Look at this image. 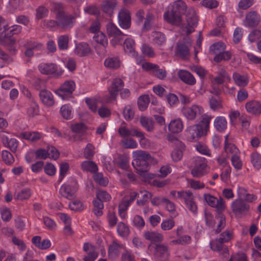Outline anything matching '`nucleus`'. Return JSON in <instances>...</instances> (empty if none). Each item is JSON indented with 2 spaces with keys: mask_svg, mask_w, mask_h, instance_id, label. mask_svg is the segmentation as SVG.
<instances>
[{
  "mask_svg": "<svg viewBox=\"0 0 261 261\" xmlns=\"http://www.w3.org/2000/svg\"><path fill=\"white\" fill-rule=\"evenodd\" d=\"M39 109L37 103L32 101L30 103L29 107L28 108L27 114L29 117H33L39 114Z\"/></svg>",
  "mask_w": 261,
  "mask_h": 261,
  "instance_id": "nucleus-42",
  "label": "nucleus"
},
{
  "mask_svg": "<svg viewBox=\"0 0 261 261\" xmlns=\"http://www.w3.org/2000/svg\"><path fill=\"white\" fill-rule=\"evenodd\" d=\"M117 232L120 236L126 237L128 235L129 230L124 223H119L117 226Z\"/></svg>",
  "mask_w": 261,
  "mask_h": 261,
  "instance_id": "nucleus-59",
  "label": "nucleus"
},
{
  "mask_svg": "<svg viewBox=\"0 0 261 261\" xmlns=\"http://www.w3.org/2000/svg\"><path fill=\"white\" fill-rule=\"evenodd\" d=\"M1 140L4 146L15 152L18 145V141L14 138H9L4 134L0 135Z\"/></svg>",
  "mask_w": 261,
  "mask_h": 261,
  "instance_id": "nucleus-22",
  "label": "nucleus"
},
{
  "mask_svg": "<svg viewBox=\"0 0 261 261\" xmlns=\"http://www.w3.org/2000/svg\"><path fill=\"white\" fill-rule=\"evenodd\" d=\"M135 193L136 196L138 195V197L140 198V200H137V203L139 205H143L144 203L148 200L151 197L150 193L145 190H142L140 191L138 194H137L135 192H131L129 194V196H127L128 198H130V194L131 193Z\"/></svg>",
  "mask_w": 261,
  "mask_h": 261,
  "instance_id": "nucleus-35",
  "label": "nucleus"
},
{
  "mask_svg": "<svg viewBox=\"0 0 261 261\" xmlns=\"http://www.w3.org/2000/svg\"><path fill=\"white\" fill-rule=\"evenodd\" d=\"M154 253L156 258L161 261L167 259L169 256L167 247L163 245L156 246Z\"/></svg>",
  "mask_w": 261,
  "mask_h": 261,
  "instance_id": "nucleus-25",
  "label": "nucleus"
},
{
  "mask_svg": "<svg viewBox=\"0 0 261 261\" xmlns=\"http://www.w3.org/2000/svg\"><path fill=\"white\" fill-rule=\"evenodd\" d=\"M153 43L161 45L165 42V37L164 34L159 32H153L151 35V38Z\"/></svg>",
  "mask_w": 261,
  "mask_h": 261,
  "instance_id": "nucleus-51",
  "label": "nucleus"
},
{
  "mask_svg": "<svg viewBox=\"0 0 261 261\" xmlns=\"http://www.w3.org/2000/svg\"><path fill=\"white\" fill-rule=\"evenodd\" d=\"M77 189L76 181L74 178H70L61 187L60 193L62 196L71 199L75 196Z\"/></svg>",
  "mask_w": 261,
  "mask_h": 261,
  "instance_id": "nucleus-4",
  "label": "nucleus"
},
{
  "mask_svg": "<svg viewBox=\"0 0 261 261\" xmlns=\"http://www.w3.org/2000/svg\"><path fill=\"white\" fill-rule=\"evenodd\" d=\"M81 168L83 171L95 173L98 170V167L95 163L92 161H86L81 164Z\"/></svg>",
  "mask_w": 261,
  "mask_h": 261,
  "instance_id": "nucleus-38",
  "label": "nucleus"
},
{
  "mask_svg": "<svg viewBox=\"0 0 261 261\" xmlns=\"http://www.w3.org/2000/svg\"><path fill=\"white\" fill-rule=\"evenodd\" d=\"M208 168L204 158L197 157L195 159V165L191 170V174L195 177H200L206 174Z\"/></svg>",
  "mask_w": 261,
  "mask_h": 261,
  "instance_id": "nucleus-9",
  "label": "nucleus"
},
{
  "mask_svg": "<svg viewBox=\"0 0 261 261\" xmlns=\"http://www.w3.org/2000/svg\"><path fill=\"white\" fill-rule=\"evenodd\" d=\"M123 86V84L121 79H114L112 83L111 86L108 89V94L106 95L104 98V102L106 103H110L114 101L116 98L118 91Z\"/></svg>",
  "mask_w": 261,
  "mask_h": 261,
  "instance_id": "nucleus-8",
  "label": "nucleus"
},
{
  "mask_svg": "<svg viewBox=\"0 0 261 261\" xmlns=\"http://www.w3.org/2000/svg\"><path fill=\"white\" fill-rule=\"evenodd\" d=\"M1 156L2 160L8 165H11L14 162L15 159L13 155L7 150H3Z\"/></svg>",
  "mask_w": 261,
  "mask_h": 261,
  "instance_id": "nucleus-52",
  "label": "nucleus"
},
{
  "mask_svg": "<svg viewBox=\"0 0 261 261\" xmlns=\"http://www.w3.org/2000/svg\"><path fill=\"white\" fill-rule=\"evenodd\" d=\"M153 20L154 16L153 14L150 12L147 13L146 15L144 24L142 27V30L143 31H148L152 25Z\"/></svg>",
  "mask_w": 261,
  "mask_h": 261,
  "instance_id": "nucleus-54",
  "label": "nucleus"
},
{
  "mask_svg": "<svg viewBox=\"0 0 261 261\" xmlns=\"http://www.w3.org/2000/svg\"><path fill=\"white\" fill-rule=\"evenodd\" d=\"M246 109L251 114H258L261 113V103L258 101L252 100L246 103Z\"/></svg>",
  "mask_w": 261,
  "mask_h": 261,
  "instance_id": "nucleus-26",
  "label": "nucleus"
},
{
  "mask_svg": "<svg viewBox=\"0 0 261 261\" xmlns=\"http://www.w3.org/2000/svg\"><path fill=\"white\" fill-rule=\"evenodd\" d=\"M229 135H227L225 136V147L224 149L227 153L232 154V155H236L240 154V151L239 149L233 144L229 143Z\"/></svg>",
  "mask_w": 261,
  "mask_h": 261,
  "instance_id": "nucleus-30",
  "label": "nucleus"
},
{
  "mask_svg": "<svg viewBox=\"0 0 261 261\" xmlns=\"http://www.w3.org/2000/svg\"><path fill=\"white\" fill-rule=\"evenodd\" d=\"M120 252V246L115 242L110 245L109 249L108 255L111 259H114L118 256Z\"/></svg>",
  "mask_w": 261,
  "mask_h": 261,
  "instance_id": "nucleus-46",
  "label": "nucleus"
},
{
  "mask_svg": "<svg viewBox=\"0 0 261 261\" xmlns=\"http://www.w3.org/2000/svg\"><path fill=\"white\" fill-rule=\"evenodd\" d=\"M179 148L174 149L171 152V156L173 161L177 162L180 161L182 157V151L185 148L184 144L178 142Z\"/></svg>",
  "mask_w": 261,
  "mask_h": 261,
  "instance_id": "nucleus-36",
  "label": "nucleus"
},
{
  "mask_svg": "<svg viewBox=\"0 0 261 261\" xmlns=\"http://www.w3.org/2000/svg\"><path fill=\"white\" fill-rule=\"evenodd\" d=\"M166 99L168 105L171 107H175L179 103L178 97L173 93H169L167 94L166 96Z\"/></svg>",
  "mask_w": 261,
  "mask_h": 261,
  "instance_id": "nucleus-63",
  "label": "nucleus"
},
{
  "mask_svg": "<svg viewBox=\"0 0 261 261\" xmlns=\"http://www.w3.org/2000/svg\"><path fill=\"white\" fill-rule=\"evenodd\" d=\"M175 223L173 219H167L162 222L161 227L164 231L170 230L175 226Z\"/></svg>",
  "mask_w": 261,
  "mask_h": 261,
  "instance_id": "nucleus-55",
  "label": "nucleus"
},
{
  "mask_svg": "<svg viewBox=\"0 0 261 261\" xmlns=\"http://www.w3.org/2000/svg\"><path fill=\"white\" fill-rule=\"evenodd\" d=\"M18 137L21 139L35 142L43 139L44 135L38 132H25L20 133Z\"/></svg>",
  "mask_w": 261,
  "mask_h": 261,
  "instance_id": "nucleus-17",
  "label": "nucleus"
},
{
  "mask_svg": "<svg viewBox=\"0 0 261 261\" xmlns=\"http://www.w3.org/2000/svg\"><path fill=\"white\" fill-rule=\"evenodd\" d=\"M132 223L135 227L142 229L145 226V222L143 218L139 215H135L132 219Z\"/></svg>",
  "mask_w": 261,
  "mask_h": 261,
  "instance_id": "nucleus-60",
  "label": "nucleus"
},
{
  "mask_svg": "<svg viewBox=\"0 0 261 261\" xmlns=\"http://www.w3.org/2000/svg\"><path fill=\"white\" fill-rule=\"evenodd\" d=\"M43 223L45 228L49 230L55 231L57 228L56 222L48 217H45L43 218Z\"/></svg>",
  "mask_w": 261,
  "mask_h": 261,
  "instance_id": "nucleus-62",
  "label": "nucleus"
},
{
  "mask_svg": "<svg viewBox=\"0 0 261 261\" xmlns=\"http://www.w3.org/2000/svg\"><path fill=\"white\" fill-rule=\"evenodd\" d=\"M233 80L235 84L241 87L246 86L249 82V77L247 74H241L237 72H235L232 75Z\"/></svg>",
  "mask_w": 261,
  "mask_h": 261,
  "instance_id": "nucleus-27",
  "label": "nucleus"
},
{
  "mask_svg": "<svg viewBox=\"0 0 261 261\" xmlns=\"http://www.w3.org/2000/svg\"><path fill=\"white\" fill-rule=\"evenodd\" d=\"M179 78L185 83L193 85L196 83V79L193 75L189 71L185 70H180L178 72Z\"/></svg>",
  "mask_w": 261,
  "mask_h": 261,
  "instance_id": "nucleus-24",
  "label": "nucleus"
},
{
  "mask_svg": "<svg viewBox=\"0 0 261 261\" xmlns=\"http://www.w3.org/2000/svg\"><path fill=\"white\" fill-rule=\"evenodd\" d=\"M118 22L120 27L124 29H127L131 25V16L129 11L123 8L120 10L118 14Z\"/></svg>",
  "mask_w": 261,
  "mask_h": 261,
  "instance_id": "nucleus-14",
  "label": "nucleus"
},
{
  "mask_svg": "<svg viewBox=\"0 0 261 261\" xmlns=\"http://www.w3.org/2000/svg\"><path fill=\"white\" fill-rule=\"evenodd\" d=\"M39 97L42 103L47 107H51L55 103L54 95L48 90H41L39 92Z\"/></svg>",
  "mask_w": 261,
  "mask_h": 261,
  "instance_id": "nucleus-20",
  "label": "nucleus"
},
{
  "mask_svg": "<svg viewBox=\"0 0 261 261\" xmlns=\"http://www.w3.org/2000/svg\"><path fill=\"white\" fill-rule=\"evenodd\" d=\"M74 51L76 55L83 57L88 55L91 51V49L87 43H80L76 44Z\"/></svg>",
  "mask_w": 261,
  "mask_h": 261,
  "instance_id": "nucleus-28",
  "label": "nucleus"
},
{
  "mask_svg": "<svg viewBox=\"0 0 261 261\" xmlns=\"http://www.w3.org/2000/svg\"><path fill=\"white\" fill-rule=\"evenodd\" d=\"M136 130H139L138 129L132 128L128 129L124 125H122L119 128L118 133L122 137H125L128 136H134V132Z\"/></svg>",
  "mask_w": 261,
  "mask_h": 261,
  "instance_id": "nucleus-47",
  "label": "nucleus"
},
{
  "mask_svg": "<svg viewBox=\"0 0 261 261\" xmlns=\"http://www.w3.org/2000/svg\"><path fill=\"white\" fill-rule=\"evenodd\" d=\"M133 156L132 165L144 181L149 182V180L153 179L154 174L149 173L147 170L148 163L152 160L149 154L142 150H135L133 152Z\"/></svg>",
  "mask_w": 261,
  "mask_h": 261,
  "instance_id": "nucleus-1",
  "label": "nucleus"
},
{
  "mask_svg": "<svg viewBox=\"0 0 261 261\" xmlns=\"http://www.w3.org/2000/svg\"><path fill=\"white\" fill-rule=\"evenodd\" d=\"M226 46L224 43L219 42L213 43L210 47V51L211 54L215 55L220 54L222 51H224Z\"/></svg>",
  "mask_w": 261,
  "mask_h": 261,
  "instance_id": "nucleus-37",
  "label": "nucleus"
},
{
  "mask_svg": "<svg viewBox=\"0 0 261 261\" xmlns=\"http://www.w3.org/2000/svg\"><path fill=\"white\" fill-rule=\"evenodd\" d=\"M250 160L254 168L257 170L261 168V155L258 152H252L250 155Z\"/></svg>",
  "mask_w": 261,
  "mask_h": 261,
  "instance_id": "nucleus-41",
  "label": "nucleus"
},
{
  "mask_svg": "<svg viewBox=\"0 0 261 261\" xmlns=\"http://www.w3.org/2000/svg\"><path fill=\"white\" fill-rule=\"evenodd\" d=\"M187 6L182 1H178L168 7V10L164 14V20L175 25H179L182 21L181 14L185 12Z\"/></svg>",
  "mask_w": 261,
  "mask_h": 261,
  "instance_id": "nucleus-3",
  "label": "nucleus"
},
{
  "mask_svg": "<svg viewBox=\"0 0 261 261\" xmlns=\"http://www.w3.org/2000/svg\"><path fill=\"white\" fill-rule=\"evenodd\" d=\"M184 128V123L180 118L171 120L168 124V130L171 134H178Z\"/></svg>",
  "mask_w": 261,
  "mask_h": 261,
  "instance_id": "nucleus-23",
  "label": "nucleus"
},
{
  "mask_svg": "<svg viewBox=\"0 0 261 261\" xmlns=\"http://www.w3.org/2000/svg\"><path fill=\"white\" fill-rule=\"evenodd\" d=\"M135 42L133 39L128 38L124 42V48L125 53L131 56H136L135 50Z\"/></svg>",
  "mask_w": 261,
  "mask_h": 261,
  "instance_id": "nucleus-31",
  "label": "nucleus"
},
{
  "mask_svg": "<svg viewBox=\"0 0 261 261\" xmlns=\"http://www.w3.org/2000/svg\"><path fill=\"white\" fill-rule=\"evenodd\" d=\"M249 205L240 199H236L232 201L231 208L232 211L236 215H241L248 211Z\"/></svg>",
  "mask_w": 261,
  "mask_h": 261,
  "instance_id": "nucleus-16",
  "label": "nucleus"
},
{
  "mask_svg": "<svg viewBox=\"0 0 261 261\" xmlns=\"http://www.w3.org/2000/svg\"><path fill=\"white\" fill-rule=\"evenodd\" d=\"M260 20V15L256 12H250L245 17L243 22L244 25L246 27H252L257 25Z\"/></svg>",
  "mask_w": 261,
  "mask_h": 261,
  "instance_id": "nucleus-19",
  "label": "nucleus"
},
{
  "mask_svg": "<svg viewBox=\"0 0 261 261\" xmlns=\"http://www.w3.org/2000/svg\"><path fill=\"white\" fill-rule=\"evenodd\" d=\"M39 72L45 75L54 76L61 75L64 70L57 65L52 63H41L38 66Z\"/></svg>",
  "mask_w": 261,
  "mask_h": 261,
  "instance_id": "nucleus-5",
  "label": "nucleus"
},
{
  "mask_svg": "<svg viewBox=\"0 0 261 261\" xmlns=\"http://www.w3.org/2000/svg\"><path fill=\"white\" fill-rule=\"evenodd\" d=\"M105 66L106 67L116 69L120 66L121 63L120 60L117 58H109L105 61Z\"/></svg>",
  "mask_w": 261,
  "mask_h": 261,
  "instance_id": "nucleus-43",
  "label": "nucleus"
},
{
  "mask_svg": "<svg viewBox=\"0 0 261 261\" xmlns=\"http://www.w3.org/2000/svg\"><path fill=\"white\" fill-rule=\"evenodd\" d=\"M122 146L126 148H136L138 146V143L136 140L133 139H124L121 141Z\"/></svg>",
  "mask_w": 261,
  "mask_h": 261,
  "instance_id": "nucleus-61",
  "label": "nucleus"
},
{
  "mask_svg": "<svg viewBox=\"0 0 261 261\" xmlns=\"http://www.w3.org/2000/svg\"><path fill=\"white\" fill-rule=\"evenodd\" d=\"M115 4L111 2H106L102 5V10L104 12L111 16L113 13Z\"/></svg>",
  "mask_w": 261,
  "mask_h": 261,
  "instance_id": "nucleus-64",
  "label": "nucleus"
},
{
  "mask_svg": "<svg viewBox=\"0 0 261 261\" xmlns=\"http://www.w3.org/2000/svg\"><path fill=\"white\" fill-rule=\"evenodd\" d=\"M94 40L98 44L105 47L108 45V39L102 33H98L93 36Z\"/></svg>",
  "mask_w": 261,
  "mask_h": 261,
  "instance_id": "nucleus-49",
  "label": "nucleus"
},
{
  "mask_svg": "<svg viewBox=\"0 0 261 261\" xmlns=\"http://www.w3.org/2000/svg\"><path fill=\"white\" fill-rule=\"evenodd\" d=\"M107 32L110 37H113L110 42L113 46L120 44L124 35L121 32L116 25L111 22H109L107 25Z\"/></svg>",
  "mask_w": 261,
  "mask_h": 261,
  "instance_id": "nucleus-7",
  "label": "nucleus"
},
{
  "mask_svg": "<svg viewBox=\"0 0 261 261\" xmlns=\"http://www.w3.org/2000/svg\"><path fill=\"white\" fill-rule=\"evenodd\" d=\"M69 207L73 211H81L84 209V204L79 200H74L70 202Z\"/></svg>",
  "mask_w": 261,
  "mask_h": 261,
  "instance_id": "nucleus-56",
  "label": "nucleus"
},
{
  "mask_svg": "<svg viewBox=\"0 0 261 261\" xmlns=\"http://www.w3.org/2000/svg\"><path fill=\"white\" fill-rule=\"evenodd\" d=\"M140 123L147 131H152L153 129V122L149 118L142 116L140 118Z\"/></svg>",
  "mask_w": 261,
  "mask_h": 261,
  "instance_id": "nucleus-48",
  "label": "nucleus"
},
{
  "mask_svg": "<svg viewBox=\"0 0 261 261\" xmlns=\"http://www.w3.org/2000/svg\"><path fill=\"white\" fill-rule=\"evenodd\" d=\"M150 102V98L148 95L140 96L138 100V105L140 110L144 111L148 107Z\"/></svg>",
  "mask_w": 261,
  "mask_h": 261,
  "instance_id": "nucleus-44",
  "label": "nucleus"
},
{
  "mask_svg": "<svg viewBox=\"0 0 261 261\" xmlns=\"http://www.w3.org/2000/svg\"><path fill=\"white\" fill-rule=\"evenodd\" d=\"M72 112V108L68 104L62 106L60 110V114L64 119H69L71 118Z\"/></svg>",
  "mask_w": 261,
  "mask_h": 261,
  "instance_id": "nucleus-45",
  "label": "nucleus"
},
{
  "mask_svg": "<svg viewBox=\"0 0 261 261\" xmlns=\"http://www.w3.org/2000/svg\"><path fill=\"white\" fill-rule=\"evenodd\" d=\"M83 250L87 254L84 257V261H94L98 256L95 247L89 243L84 244Z\"/></svg>",
  "mask_w": 261,
  "mask_h": 261,
  "instance_id": "nucleus-18",
  "label": "nucleus"
},
{
  "mask_svg": "<svg viewBox=\"0 0 261 261\" xmlns=\"http://www.w3.org/2000/svg\"><path fill=\"white\" fill-rule=\"evenodd\" d=\"M186 18L187 25L185 27L182 26L181 28L182 35L193 32L198 22L197 17L193 9H191L190 13L186 15Z\"/></svg>",
  "mask_w": 261,
  "mask_h": 261,
  "instance_id": "nucleus-11",
  "label": "nucleus"
},
{
  "mask_svg": "<svg viewBox=\"0 0 261 261\" xmlns=\"http://www.w3.org/2000/svg\"><path fill=\"white\" fill-rule=\"evenodd\" d=\"M136 197V194L134 192L130 194V198L125 197L124 199L121 201L119 205V214L122 219H125L127 217L126 210L130 203Z\"/></svg>",
  "mask_w": 261,
  "mask_h": 261,
  "instance_id": "nucleus-15",
  "label": "nucleus"
},
{
  "mask_svg": "<svg viewBox=\"0 0 261 261\" xmlns=\"http://www.w3.org/2000/svg\"><path fill=\"white\" fill-rule=\"evenodd\" d=\"M135 137L139 138V143L142 147L146 148L150 145V141L148 139L145 137L144 134L143 132L139 130L134 132Z\"/></svg>",
  "mask_w": 261,
  "mask_h": 261,
  "instance_id": "nucleus-40",
  "label": "nucleus"
},
{
  "mask_svg": "<svg viewBox=\"0 0 261 261\" xmlns=\"http://www.w3.org/2000/svg\"><path fill=\"white\" fill-rule=\"evenodd\" d=\"M43 169L44 172L49 176H52L56 174V167L51 163L47 162L44 166Z\"/></svg>",
  "mask_w": 261,
  "mask_h": 261,
  "instance_id": "nucleus-58",
  "label": "nucleus"
},
{
  "mask_svg": "<svg viewBox=\"0 0 261 261\" xmlns=\"http://www.w3.org/2000/svg\"><path fill=\"white\" fill-rule=\"evenodd\" d=\"M62 61L64 66L69 71H73L75 70L76 63L74 59L71 57H68L63 59Z\"/></svg>",
  "mask_w": 261,
  "mask_h": 261,
  "instance_id": "nucleus-50",
  "label": "nucleus"
},
{
  "mask_svg": "<svg viewBox=\"0 0 261 261\" xmlns=\"http://www.w3.org/2000/svg\"><path fill=\"white\" fill-rule=\"evenodd\" d=\"M7 31L8 25L4 20L0 17V44H4L6 41L11 40L6 33Z\"/></svg>",
  "mask_w": 261,
  "mask_h": 261,
  "instance_id": "nucleus-29",
  "label": "nucleus"
},
{
  "mask_svg": "<svg viewBox=\"0 0 261 261\" xmlns=\"http://www.w3.org/2000/svg\"><path fill=\"white\" fill-rule=\"evenodd\" d=\"M212 116L204 115L201 123L190 126L187 129L188 139L196 142L205 137L210 129V124Z\"/></svg>",
  "mask_w": 261,
  "mask_h": 261,
  "instance_id": "nucleus-2",
  "label": "nucleus"
},
{
  "mask_svg": "<svg viewBox=\"0 0 261 261\" xmlns=\"http://www.w3.org/2000/svg\"><path fill=\"white\" fill-rule=\"evenodd\" d=\"M190 46V42L185 43L183 41H179L175 48V54L182 58H187L189 55Z\"/></svg>",
  "mask_w": 261,
  "mask_h": 261,
  "instance_id": "nucleus-21",
  "label": "nucleus"
},
{
  "mask_svg": "<svg viewBox=\"0 0 261 261\" xmlns=\"http://www.w3.org/2000/svg\"><path fill=\"white\" fill-rule=\"evenodd\" d=\"M204 198L210 206L216 208L218 211H223L226 207L224 201L221 197L218 199L207 194L204 195Z\"/></svg>",
  "mask_w": 261,
  "mask_h": 261,
  "instance_id": "nucleus-13",
  "label": "nucleus"
},
{
  "mask_svg": "<svg viewBox=\"0 0 261 261\" xmlns=\"http://www.w3.org/2000/svg\"><path fill=\"white\" fill-rule=\"evenodd\" d=\"M223 243L219 239L210 242L211 249L216 251L220 252L221 250L224 253V256L226 257L228 254V250L226 247H223Z\"/></svg>",
  "mask_w": 261,
  "mask_h": 261,
  "instance_id": "nucleus-34",
  "label": "nucleus"
},
{
  "mask_svg": "<svg viewBox=\"0 0 261 261\" xmlns=\"http://www.w3.org/2000/svg\"><path fill=\"white\" fill-rule=\"evenodd\" d=\"M62 15V14H59L58 16L59 21L58 25H60L63 28H70L73 26L74 23V19L72 16H64L63 15V18L60 19L59 17Z\"/></svg>",
  "mask_w": 261,
  "mask_h": 261,
  "instance_id": "nucleus-33",
  "label": "nucleus"
},
{
  "mask_svg": "<svg viewBox=\"0 0 261 261\" xmlns=\"http://www.w3.org/2000/svg\"><path fill=\"white\" fill-rule=\"evenodd\" d=\"M144 237L146 240L151 242H160L163 240V236L161 233L156 232L147 231L145 233Z\"/></svg>",
  "mask_w": 261,
  "mask_h": 261,
  "instance_id": "nucleus-39",
  "label": "nucleus"
},
{
  "mask_svg": "<svg viewBox=\"0 0 261 261\" xmlns=\"http://www.w3.org/2000/svg\"><path fill=\"white\" fill-rule=\"evenodd\" d=\"M227 122L223 116L217 117L214 121V126L218 132H223L227 128Z\"/></svg>",
  "mask_w": 261,
  "mask_h": 261,
  "instance_id": "nucleus-32",
  "label": "nucleus"
},
{
  "mask_svg": "<svg viewBox=\"0 0 261 261\" xmlns=\"http://www.w3.org/2000/svg\"><path fill=\"white\" fill-rule=\"evenodd\" d=\"M204 112L202 107L193 105L191 106H185L181 109L182 115L188 120H194L197 116L201 115Z\"/></svg>",
  "mask_w": 261,
  "mask_h": 261,
  "instance_id": "nucleus-10",
  "label": "nucleus"
},
{
  "mask_svg": "<svg viewBox=\"0 0 261 261\" xmlns=\"http://www.w3.org/2000/svg\"><path fill=\"white\" fill-rule=\"evenodd\" d=\"M232 57V53L230 51H223L220 54L215 56L214 60L216 62H219L222 60H229Z\"/></svg>",
  "mask_w": 261,
  "mask_h": 261,
  "instance_id": "nucleus-57",
  "label": "nucleus"
},
{
  "mask_svg": "<svg viewBox=\"0 0 261 261\" xmlns=\"http://www.w3.org/2000/svg\"><path fill=\"white\" fill-rule=\"evenodd\" d=\"M210 108L213 111H217L223 108L222 101L220 99L212 97L209 100Z\"/></svg>",
  "mask_w": 261,
  "mask_h": 261,
  "instance_id": "nucleus-53",
  "label": "nucleus"
},
{
  "mask_svg": "<svg viewBox=\"0 0 261 261\" xmlns=\"http://www.w3.org/2000/svg\"><path fill=\"white\" fill-rule=\"evenodd\" d=\"M76 87L75 83L72 80L65 81L60 87L56 90V93L64 100H68L71 97Z\"/></svg>",
  "mask_w": 261,
  "mask_h": 261,
  "instance_id": "nucleus-6",
  "label": "nucleus"
},
{
  "mask_svg": "<svg viewBox=\"0 0 261 261\" xmlns=\"http://www.w3.org/2000/svg\"><path fill=\"white\" fill-rule=\"evenodd\" d=\"M178 197L183 199L187 207L192 213H196L197 212V205L194 201L193 194L190 191H185V192L179 193Z\"/></svg>",
  "mask_w": 261,
  "mask_h": 261,
  "instance_id": "nucleus-12",
  "label": "nucleus"
}]
</instances>
